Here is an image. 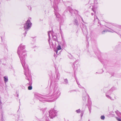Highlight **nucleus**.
Returning a JSON list of instances; mask_svg holds the SVG:
<instances>
[{
    "mask_svg": "<svg viewBox=\"0 0 121 121\" xmlns=\"http://www.w3.org/2000/svg\"><path fill=\"white\" fill-rule=\"evenodd\" d=\"M20 59L21 63L25 71V74L26 77L29 75L30 72L27 65H26L25 62V58L26 56V50H23L20 51L18 54Z\"/></svg>",
    "mask_w": 121,
    "mask_h": 121,
    "instance_id": "obj_1",
    "label": "nucleus"
},
{
    "mask_svg": "<svg viewBox=\"0 0 121 121\" xmlns=\"http://www.w3.org/2000/svg\"><path fill=\"white\" fill-rule=\"evenodd\" d=\"M49 113V117L51 118H53L56 115L57 112L54 109H51Z\"/></svg>",
    "mask_w": 121,
    "mask_h": 121,
    "instance_id": "obj_2",
    "label": "nucleus"
},
{
    "mask_svg": "<svg viewBox=\"0 0 121 121\" xmlns=\"http://www.w3.org/2000/svg\"><path fill=\"white\" fill-rule=\"evenodd\" d=\"M31 25L32 23L30 22V20H28L24 25V29L26 30H28V29L30 28Z\"/></svg>",
    "mask_w": 121,
    "mask_h": 121,
    "instance_id": "obj_3",
    "label": "nucleus"
},
{
    "mask_svg": "<svg viewBox=\"0 0 121 121\" xmlns=\"http://www.w3.org/2000/svg\"><path fill=\"white\" fill-rule=\"evenodd\" d=\"M53 33V32L52 31H49L48 33V35L49 36V39L48 40V41L49 42V43H50V40L51 39L50 38V34H51V35H52V39L54 40H56V37L55 36H53L52 35V34Z\"/></svg>",
    "mask_w": 121,
    "mask_h": 121,
    "instance_id": "obj_4",
    "label": "nucleus"
},
{
    "mask_svg": "<svg viewBox=\"0 0 121 121\" xmlns=\"http://www.w3.org/2000/svg\"><path fill=\"white\" fill-rule=\"evenodd\" d=\"M25 48V46L24 45H23L22 44H21L18 48V50L17 52V53L19 54V52H20V51H23V50Z\"/></svg>",
    "mask_w": 121,
    "mask_h": 121,
    "instance_id": "obj_5",
    "label": "nucleus"
},
{
    "mask_svg": "<svg viewBox=\"0 0 121 121\" xmlns=\"http://www.w3.org/2000/svg\"><path fill=\"white\" fill-rule=\"evenodd\" d=\"M111 91L110 90L109 91H108L106 94V96L108 98L112 100H114V99L113 98L111 97V96H110V95H111Z\"/></svg>",
    "mask_w": 121,
    "mask_h": 121,
    "instance_id": "obj_6",
    "label": "nucleus"
},
{
    "mask_svg": "<svg viewBox=\"0 0 121 121\" xmlns=\"http://www.w3.org/2000/svg\"><path fill=\"white\" fill-rule=\"evenodd\" d=\"M61 49V48L60 46V45H58L57 47V50H55V51L56 52V53L57 54L58 50H60Z\"/></svg>",
    "mask_w": 121,
    "mask_h": 121,
    "instance_id": "obj_7",
    "label": "nucleus"
},
{
    "mask_svg": "<svg viewBox=\"0 0 121 121\" xmlns=\"http://www.w3.org/2000/svg\"><path fill=\"white\" fill-rule=\"evenodd\" d=\"M4 81L5 82H6L8 81V79L7 77L4 76Z\"/></svg>",
    "mask_w": 121,
    "mask_h": 121,
    "instance_id": "obj_8",
    "label": "nucleus"
},
{
    "mask_svg": "<svg viewBox=\"0 0 121 121\" xmlns=\"http://www.w3.org/2000/svg\"><path fill=\"white\" fill-rule=\"evenodd\" d=\"M108 31L107 30H104L102 32V34H104V33H105V32H106L107 31Z\"/></svg>",
    "mask_w": 121,
    "mask_h": 121,
    "instance_id": "obj_9",
    "label": "nucleus"
},
{
    "mask_svg": "<svg viewBox=\"0 0 121 121\" xmlns=\"http://www.w3.org/2000/svg\"><path fill=\"white\" fill-rule=\"evenodd\" d=\"M28 90H31L32 89V86H29L28 87Z\"/></svg>",
    "mask_w": 121,
    "mask_h": 121,
    "instance_id": "obj_10",
    "label": "nucleus"
},
{
    "mask_svg": "<svg viewBox=\"0 0 121 121\" xmlns=\"http://www.w3.org/2000/svg\"><path fill=\"white\" fill-rule=\"evenodd\" d=\"M101 118L102 120H104L105 118V117L104 116H101Z\"/></svg>",
    "mask_w": 121,
    "mask_h": 121,
    "instance_id": "obj_11",
    "label": "nucleus"
},
{
    "mask_svg": "<svg viewBox=\"0 0 121 121\" xmlns=\"http://www.w3.org/2000/svg\"><path fill=\"white\" fill-rule=\"evenodd\" d=\"M76 111L77 113H79L80 111V109H79Z\"/></svg>",
    "mask_w": 121,
    "mask_h": 121,
    "instance_id": "obj_12",
    "label": "nucleus"
},
{
    "mask_svg": "<svg viewBox=\"0 0 121 121\" xmlns=\"http://www.w3.org/2000/svg\"><path fill=\"white\" fill-rule=\"evenodd\" d=\"M89 111L90 113H91V109L90 108H89Z\"/></svg>",
    "mask_w": 121,
    "mask_h": 121,
    "instance_id": "obj_13",
    "label": "nucleus"
},
{
    "mask_svg": "<svg viewBox=\"0 0 121 121\" xmlns=\"http://www.w3.org/2000/svg\"><path fill=\"white\" fill-rule=\"evenodd\" d=\"M117 119L118 121H121V119L119 118H117Z\"/></svg>",
    "mask_w": 121,
    "mask_h": 121,
    "instance_id": "obj_14",
    "label": "nucleus"
},
{
    "mask_svg": "<svg viewBox=\"0 0 121 121\" xmlns=\"http://www.w3.org/2000/svg\"><path fill=\"white\" fill-rule=\"evenodd\" d=\"M2 104V103L1 102V98L0 97V104Z\"/></svg>",
    "mask_w": 121,
    "mask_h": 121,
    "instance_id": "obj_15",
    "label": "nucleus"
},
{
    "mask_svg": "<svg viewBox=\"0 0 121 121\" xmlns=\"http://www.w3.org/2000/svg\"><path fill=\"white\" fill-rule=\"evenodd\" d=\"M67 79H65V81L66 83L67 82Z\"/></svg>",
    "mask_w": 121,
    "mask_h": 121,
    "instance_id": "obj_16",
    "label": "nucleus"
},
{
    "mask_svg": "<svg viewBox=\"0 0 121 121\" xmlns=\"http://www.w3.org/2000/svg\"><path fill=\"white\" fill-rule=\"evenodd\" d=\"M56 16L57 17H59V15L58 14H56Z\"/></svg>",
    "mask_w": 121,
    "mask_h": 121,
    "instance_id": "obj_17",
    "label": "nucleus"
},
{
    "mask_svg": "<svg viewBox=\"0 0 121 121\" xmlns=\"http://www.w3.org/2000/svg\"><path fill=\"white\" fill-rule=\"evenodd\" d=\"M83 100H86V98L84 97V98H83Z\"/></svg>",
    "mask_w": 121,
    "mask_h": 121,
    "instance_id": "obj_18",
    "label": "nucleus"
},
{
    "mask_svg": "<svg viewBox=\"0 0 121 121\" xmlns=\"http://www.w3.org/2000/svg\"><path fill=\"white\" fill-rule=\"evenodd\" d=\"M95 18H97V17H96V16H95L94 17V18H95Z\"/></svg>",
    "mask_w": 121,
    "mask_h": 121,
    "instance_id": "obj_19",
    "label": "nucleus"
},
{
    "mask_svg": "<svg viewBox=\"0 0 121 121\" xmlns=\"http://www.w3.org/2000/svg\"><path fill=\"white\" fill-rule=\"evenodd\" d=\"M83 115V114L82 113L81 114V117H82V116Z\"/></svg>",
    "mask_w": 121,
    "mask_h": 121,
    "instance_id": "obj_20",
    "label": "nucleus"
},
{
    "mask_svg": "<svg viewBox=\"0 0 121 121\" xmlns=\"http://www.w3.org/2000/svg\"><path fill=\"white\" fill-rule=\"evenodd\" d=\"M91 15H92L93 16V15L94 14H93V13H91Z\"/></svg>",
    "mask_w": 121,
    "mask_h": 121,
    "instance_id": "obj_21",
    "label": "nucleus"
},
{
    "mask_svg": "<svg viewBox=\"0 0 121 121\" xmlns=\"http://www.w3.org/2000/svg\"><path fill=\"white\" fill-rule=\"evenodd\" d=\"M26 34V32L25 33H24V35L25 36V35Z\"/></svg>",
    "mask_w": 121,
    "mask_h": 121,
    "instance_id": "obj_22",
    "label": "nucleus"
},
{
    "mask_svg": "<svg viewBox=\"0 0 121 121\" xmlns=\"http://www.w3.org/2000/svg\"><path fill=\"white\" fill-rule=\"evenodd\" d=\"M29 19H31V18H29Z\"/></svg>",
    "mask_w": 121,
    "mask_h": 121,
    "instance_id": "obj_23",
    "label": "nucleus"
},
{
    "mask_svg": "<svg viewBox=\"0 0 121 121\" xmlns=\"http://www.w3.org/2000/svg\"><path fill=\"white\" fill-rule=\"evenodd\" d=\"M54 9H55V10H56V9H55V8H54Z\"/></svg>",
    "mask_w": 121,
    "mask_h": 121,
    "instance_id": "obj_24",
    "label": "nucleus"
},
{
    "mask_svg": "<svg viewBox=\"0 0 121 121\" xmlns=\"http://www.w3.org/2000/svg\"><path fill=\"white\" fill-rule=\"evenodd\" d=\"M77 83L78 84V85H79V84H78V82H77Z\"/></svg>",
    "mask_w": 121,
    "mask_h": 121,
    "instance_id": "obj_25",
    "label": "nucleus"
},
{
    "mask_svg": "<svg viewBox=\"0 0 121 121\" xmlns=\"http://www.w3.org/2000/svg\"><path fill=\"white\" fill-rule=\"evenodd\" d=\"M88 121H90V120H88Z\"/></svg>",
    "mask_w": 121,
    "mask_h": 121,
    "instance_id": "obj_26",
    "label": "nucleus"
}]
</instances>
